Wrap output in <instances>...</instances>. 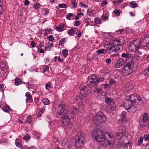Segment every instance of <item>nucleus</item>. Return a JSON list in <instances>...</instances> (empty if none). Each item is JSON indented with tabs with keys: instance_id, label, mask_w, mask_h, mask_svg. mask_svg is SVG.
Masks as SVG:
<instances>
[{
	"instance_id": "obj_1",
	"label": "nucleus",
	"mask_w": 149,
	"mask_h": 149,
	"mask_svg": "<svg viewBox=\"0 0 149 149\" xmlns=\"http://www.w3.org/2000/svg\"><path fill=\"white\" fill-rule=\"evenodd\" d=\"M122 56L125 60L123 72L125 73V75H129L132 72V64L134 63L133 56L123 53L122 54Z\"/></svg>"
},
{
	"instance_id": "obj_2",
	"label": "nucleus",
	"mask_w": 149,
	"mask_h": 149,
	"mask_svg": "<svg viewBox=\"0 0 149 149\" xmlns=\"http://www.w3.org/2000/svg\"><path fill=\"white\" fill-rule=\"evenodd\" d=\"M102 131L100 129L94 130L92 132V137L93 139L98 142H102L107 140L109 137L113 138V135L109 132H106L102 134Z\"/></svg>"
},
{
	"instance_id": "obj_3",
	"label": "nucleus",
	"mask_w": 149,
	"mask_h": 149,
	"mask_svg": "<svg viewBox=\"0 0 149 149\" xmlns=\"http://www.w3.org/2000/svg\"><path fill=\"white\" fill-rule=\"evenodd\" d=\"M125 42V40L122 37L118 38L113 41L112 44L107 48L109 53L116 52L123 49V44Z\"/></svg>"
},
{
	"instance_id": "obj_4",
	"label": "nucleus",
	"mask_w": 149,
	"mask_h": 149,
	"mask_svg": "<svg viewBox=\"0 0 149 149\" xmlns=\"http://www.w3.org/2000/svg\"><path fill=\"white\" fill-rule=\"evenodd\" d=\"M77 112L78 111L76 108H73L70 110L67 111L61 117L62 124L65 126H68L70 124L71 118L74 117Z\"/></svg>"
},
{
	"instance_id": "obj_5",
	"label": "nucleus",
	"mask_w": 149,
	"mask_h": 149,
	"mask_svg": "<svg viewBox=\"0 0 149 149\" xmlns=\"http://www.w3.org/2000/svg\"><path fill=\"white\" fill-rule=\"evenodd\" d=\"M107 120V117L103 113H99L95 116L93 119L94 124L98 127L102 123H104Z\"/></svg>"
},
{
	"instance_id": "obj_6",
	"label": "nucleus",
	"mask_w": 149,
	"mask_h": 149,
	"mask_svg": "<svg viewBox=\"0 0 149 149\" xmlns=\"http://www.w3.org/2000/svg\"><path fill=\"white\" fill-rule=\"evenodd\" d=\"M85 136V134L83 132H79L77 134L75 138V146L76 147L80 148L84 145Z\"/></svg>"
},
{
	"instance_id": "obj_7",
	"label": "nucleus",
	"mask_w": 149,
	"mask_h": 149,
	"mask_svg": "<svg viewBox=\"0 0 149 149\" xmlns=\"http://www.w3.org/2000/svg\"><path fill=\"white\" fill-rule=\"evenodd\" d=\"M118 132H116V135L117 136H119L120 138L124 136L127 133L126 127L123 125H121L118 127Z\"/></svg>"
},
{
	"instance_id": "obj_8",
	"label": "nucleus",
	"mask_w": 149,
	"mask_h": 149,
	"mask_svg": "<svg viewBox=\"0 0 149 149\" xmlns=\"http://www.w3.org/2000/svg\"><path fill=\"white\" fill-rule=\"evenodd\" d=\"M113 138L110 137L108 139L102 142H100L101 145L99 146L97 149H104L108 145L111 146L112 143V139Z\"/></svg>"
},
{
	"instance_id": "obj_9",
	"label": "nucleus",
	"mask_w": 149,
	"mask_h": 149,
	"mask_svg": "<svg viewBox=\"0 0 149 149\" xmlns=\"http://www.w3.org/2000/svg\"><path fill=\"white\" fill-rule=\"evenodd\" d=\"M65 108L64 103L63 101L61 100L58 104L57 114L59 116L62 115L64 111Z\"/></svg>"
},
{
	"instance_id": "obj_10",
	"label": "nucleus",
	"mask_w": 149,
	"mask_h": 149,
	"mask_svg": "<svg viewBox=\"0 0 149 149\" xmlns=\"http://www.w3.org/2000/svg\"><path fill=\"white\" fill-rule=\"evenodd\" d=\"M90 88L88 87L84 86L80 89V93L84 97H87L91 92Z\"/></svg>"
},
{
	"instance_id": "obj_11",
	"label": "nucleus",
	"mask_w": 149,
	"mask_h": 149,
	"mask_svg": "<svg viewBox=\"0 0 149 149\" xmlns=\"http://www.w3.org/2000/svg\"><path fill=\"white\" fill-rule=\"evenodd\" d=\"M133 102L127 99L124 102V107L125 109L128 111H130L131 109L134 108Z\"/></svg>"
},
{
	"instance_id": "obj_12",
	"label": "nucleus",
	"mask_w": 149,
	"mask_h": 149,
	"mask_svg": "<svg viewBox=\"0 0 149 149\" xmlns=\"http://www.w3.org/2000/svg\"><path fill=\"white\" fill-rule=\"evenodd\" d=\"M116 104L114 102H112L106 107L107 111L109 113H111L116 108Z\"/></svg>"
},
{
	"instance_id": "obj_13",
	"label": "nucleus",
	"mask_w": 149,
	"mask_h": 149,
	"mask_svg": "<svg viewBox=\"0 0 149 149\" xmlns=\"http://www.w3.org/2000/svg\"><path fill=\"white\" fill-rule=\"evenodd\" d=\"M125 64V59L123 58H120L118 59L117 62L115 65V67L116 68H119Z\"/></svg>"
},
{
	"instance_id": "obj_14",
	"label": "nucleus",
	"mask_w": 149,
	"mask_h": 149,
	"mask_svg": "<svg viewBox=\"0 0 149 149\" xmlns=\"http://www.w3.org/2000/svg\"><path fill=\"white\" fill-rule=\"evenodd\" d=\"M97 79L95 75L93 74L90 76L88 78V83L90 85L95 83L96 82Z\"/></svg>"
},
{
	"instance_id": "obj_15",
	"label": "nucleus",
	"mask_w": 149,
	"mask_h": 149,
	"mask_svg": "<svg viewBox=\"0 0 149 149\" xmlns=\"http://www.w3.org/2000/svg\"><path fill=\"white\" fill-rule=\"evenodd\" d=\"M133 43L136 47L137 49H139L142 45V42L140 39H136L132 41Z\"/></svg>"
},
{
	"instance_id": "obj_16",
	"label": "nucleus",
	"mask_w": 149,
	"mask_h": 149,
	"mask_svg": "<svg viewBox=\"0 0 149 149\" xmlns=\"http://www.w3.org/2000/svg\"><path fill=\"white\" fill-rule=\"evenodd\" d=\"M128 49L131 52H134L138 49L132 42L130 44Z\"/></svg>"
},
{
	"instance_id": "obj_17",
	"label": "nucleus",
	"mask_w": 149,
	"mask_h": 149,
	"mask_svg": "<svg viewBox=\"0 0 149 149\" xmlns=\"http://www.w3.org/2000/svg\"><path fill=\"white\" fill-rule=\"evenodd\" d=\"M127 113L125 111H123L120 115V121L122 123H124L126 121V115Z\"/></svg>"
},
{
	"instance_id": "obj_18",
	"label": "nucleus",
	"mask_w": 149,
	"mask_h": 149,
	"mask_svg": "<svg viewBox=\"0 0 149 149\" xmlns=\"http://www.w3.org/2000/svg\"><path fill=\"white\" fill-rule=\"evenodd\" d=\"M136 98H137V95L133 94L130 95V97L128 99L133 103L134 102H136Z\"/></svg>"
},
{
	"instance_id": "obj_19",
	"label": "nucleus",
	"mask_w": 149,
	"mask_h": 149,
	"mask_svg": "<svg viewBox=\"0 0 149 149\" xmlns=\"http://www.w3.org/2000/svg\"><path fill=\"white\" fill-rule=\"evenodd\" d=\"M104 79V77H101L99 78L98 79H97L96 82L93 85L94 87H97L98 86V83L100 82L103 81Z\"/></svg>"
},
{
	"instance_id": "obj_20",
	"label": "nucleus",
	"mask_w": 149,
	"mask_h": 149,
	"mask_svg": "<svg viewBox=\"0 0 149 149\" xmlns=\"http://www.w3.org/2000/svg\"><path fill=\"white\" fill-rule=\"evenodd\" d=\"M25 96L27 97L26 99V102L31 101L32 100V96L29 92H27Z\"/></svg>"
},
{
	"instance_id": "obj_21",
	"label": "nucleus",
	"mask_w": 149,
	"mask_h": 149,
	"mask_svg": "<svg viewBox=\"0 0 149 149\" xmlns=\"http://www.w3.org/2000/svg\"><path fill=\"white\" fill-rule=\"evenodd\" d=\"M149 120L148 116V114L146 113H145L143 116V118L141 122L146 123Z\"/></svg>"
},
{
	"instance_id": "obj_22",
	"label": "nucleus",
	"mask_w": 149,
	"mask_h": 149,
	"mask_svg": "<svg viewBox=\"0 0 149 149\" xmlns=\"http://www.w3.org/2000/svg\"><path fill=\"white\" fill-rule=\"evenodd\" d=\"M22 140L20 139H17L15 141V144L16 146L18 147H20L22 146L21 144Z\"/></svg>"
},
{
	"instance_id": "obj_23",
	"label": "nucleus",
	"mask_w": 149,
	"mask_h": 149,
	"mask_svg": "<svg viewBox=\"0 0 149 149\" xmlns=\"http://www.w3.org/2000/svg\"><path fill=\"white\" fill-rule=\"evenodd\" d=\"M65 27V26L64 24H61L56 27V29L58 31H61L64 30Z\"/></svg>"
},
{
	"instance_id": "obj_24",
	"label": "nucleus",
	"mask_w": 149,
	"mask_h": 149,
	"mask_svg": "<svg viewBox=\"0 0 149 149\" xmlns=\"http://www.w3.org/2000/svg\"><path fill=\"white\" fill-rule=\"evenodd\" d=\"M87 14L90 16H93L95 15L94 11L91 9H89L87 10Z\"/></svg>"
},
{
	"instance_id": "obj_25",
	"label": "nucleus",
	"mask_w": 149,
	"mask_h": 149,
	"mask_svg": "<svg viewBox=\"0 0 149 149\" xmlns=\"http://www.w3.org/2000/svg\"><path fill=\"white\" fill-rule=\"evenodd\" d=\"M76 29L75 28H73L70 29L68 32V33L70 35H73L74 33V31H76Z\"/></svg>"
},
{
	"instance_id": "obj_26",
	"label": "nucleus",
	"mask_w": 149,
	"mask_h": 149,
	"mask_svg": "<svg viewBox=\"0 0 149 149\" xmlns=\"http://www.w3.org/2000/svg\"><path fill=\"white\" fill-rule=\"evenodd\" d=\"M43 102L45 105H47L50 104V102L47 98H45L43 99Z\"/></svg>"
},
{
	"instance_id": "obj_27",
	"label": "nucleus",
	"mask_w": 149,
	"mask_h": 149,
	"mask_svg": "<svg viewBox=\"0 0 149 149\" xmlns=\"http://www.w3.org/2000/svg\"><path fill=\"white\" fill-rule=\"evenodd\" d=\"M62 54L64 57H66L68 54V50L66 49L63 50L62 52Z\"/></svg>"
},
{
	"instance_id": "obj_28",
	"label": "nucleus",
	"mask_w": 149,
	"mask_h": 149,
	"mask_svg": "<svg viewBox=\"0 0 149 149\" xmlns=\"http://www.w3.org/2000/svg\"><path fill=\"white\" fill-rule=\"evenodd\" d=\"M96 52L99 54H105L106 53V51L104 49H102L97 50Z\"/></svg>"
},
{
	"instance_id": "obj_29",
	"label": "nucleus",
	"mask_w": 149,
	"mask_h": 149,
	"mask_svg": "<svg viewBox=\"0 0 149 149\" xmlns=\"http://www.w3.org/2000/svg\"><path fill=\"white\" fill-rule=\"evenodd\" d=\"M68 140L66 139H63L61 141V144L62 146H65L68 142Z\"/></svg>"
},
{
	"instance_id": "obj_30",
	"label": "nucleus",
	"mask_w": 149,
	"mask_h": 149,
	"mask_svg": "<svg viewBox=\"0 0 149 149\" xmlns=\"http://www.w3.org/2000/svg\"><path fill=\"white\" fill-rule=\"evenodd\" d=\"M52 88V84L50 82H48L45 84V88L47 90H49Z\"/></svg>"
},
{
	"instance_id": "obj_31",
	"label": "nucleus",
	"mask_w": 149,
	"mask_h": 149,
	"mask_svg": "<svg viewBox=\"0 0 149 149\" xmlns=\"http://www.w3.org/2000/svg\"><path fill=\"white\" fill-rule=\"evenodd\" d=\"M49 12V10L47 8H44L42 10V13L43 15H46Z\"/></svg>"
},
{
	"instance_id": "obj_32",
	"label": "nucleus",
	"mask_w": 149,
	"mask_h": 149,
	"mask_svg": "<svg viewBox=\"0 0 149 149\" xmlns=\"http://www.w3.org/2000/svg\"><path fill=\"white\" fill-rule=\"evenodd\" d=\"M47 39H48L49 41L53 42H55V40L54 39V38L52 35H50L47 38Z\"/></svg>"
},
{
	"instance_id": "obj_33",
	"label": "nucleus",
	"mask_w": 149,
	"mask_h": 149,
	"mask_svg": "<svg viewBox=\"0 0 149 149\" xmlns=\"http://www.w3.org/2000/svg\"><path fill=\"white\" fill-rule=\"evenodd\" d=\"M65 38H63L61 39L59 42V45L63 46V45L65 42Z\"/></svg>"
},
{
	"instance_id": "obj_34",
	"label": "nucleus",
	"mask_w": 149,
	"mask_h": 149,
	"mask_svg": "<svg viewBox=\"0 0 149 149\" xmlns=\"http://www.w3.org/2000/svg\"><path fill=\"white\" fill-rule=\"evenodd\" d=\"M3 110L5 112H8L10 110L9 107L7 106H5L3 108Z\"/></svg>"
},
{
	"instance_id": "obj_35",
	"label": "nucleus",
	"mask_w": 149,
	"mask_h": 149,
	"mask_svg": "<svg viewBox=\"0 0 149 149\" xmlns=\"http://www.w3.org/2000/svg\"><path fill=\"white\" fill-rule=\"evenodd\" d=\"M21 81V80L19 79H17L15 80V85L16 86L19 85Z\"/></svg>"
},
{
	"instance_id": "obj_36",
	"label": "nucleus",
	"mask_w": 149,
	"mask_h": 149,
	"mask_svg": "<svg viewBox=\"0 0 149 149\" xmlns=\"http://www.w3.org/2000/svg\"><path fill=\"white\" fill-rule=\"evenodd\" d=\"M21 149H35V147L33 146L28 147L26 146H25L23 147Z\"/></svg>"
},
{
	"instance_id": "obj_37",
	"label": "nucleus",
	"mask_w": 149,
	"mask_h": 149,
	"mask_svg": "<svg viewBox=\"0 0 149 149\" xmlns=\"http://www.w3.org/2000/svg\"><path fill=\"white\" fill-rule=\"evenodd\" d=\"M95 22L97 24H99L101 22V19L98 17H97L95 19Z\"/></svg>"
},
{
	"instance_id": "obj_38",
	"label": "nucleus",
	"mask_w": 149,
	"mask_h": 149,
	"mask_svg": "<svg viewBox=\"0 0 149 149\" xmlns=\"http://www.w3.org/2000/svg\"><path fill=\"white\" fill-rule=\"evenodd\" d=\"M143 141V138L142 137H141L138 140V144L139 146L141 145L142 144Z\"/></svg>"
},
{
	"instance_id": "obj_39",
	"label": "nucleus",
	"mask_w": 149,
	"mask_h": 149,
	"mask_svg": "<svg viewBox=\"0 0 149 149\" xmlns=\"http://www.w3.org/2000/svg\"><path fill=\"white\" fill-rule=\"evenodd\" d=\"M105 101L107 103H108L109 102H110V103H111V102H113V101L112 98L109 97L106 98L105 99Z\"/></svg>"
},
{
	"instance_id": "obj_40",
	"label": "nucleus",
	"mask_w": 149,
	"mask_h": 149,
	"mask_svg": "<svg viewBox=\"0 0 149 149\" xmlns=\"http://www.w3.org/2000/svg\"><path fill=\"white\" fill-rule=\"evenodd\" d=\"M123 2L121 0H116L113 1V3L115 5H118L121 3Z\"/></svg>"
},
{
	"instance_id": "obj_41",
	"label": "nucleus",
	"mask_w": 149,
	"mask_h": 149,
	"mask_svg": "<svg viewBox=\"0 0 149 149\" xmlns=\"http://www.w3.org/2000/svg\"><path fill=\"white\" fill-rule=\"evenodd\" d=\"M130 5L131 7L133 8H135L138 6V5L136 3H134L133 2H131L130 3Z\"/></svg>"
},
{
	"instance_id": "obj_42",
	"label": "nucleus",
	"mask_w": 149,
	"mask_h": 149,
	"mask_svg": "<svg viewBox=\"0 0 149 149\" xmlns=\"http://www.w3.org/2000/svg\"><path fill=\"white\" fill-rule=\"evenodd\" d=\"M24 139L25 140L28 141L31 138V136L28 134H26L23 137Z\"/></svg>"
},
{
	"instance_id": "obj_43",
	"label": "nucleus",
	"mask_w": 149,
	"mask_h": 149,
	"mask_svg": "<svg viewBox=\"0 0 149 149\" xmlns=\"http://www.w3.org/2000/svg\"><path fill=\"white\" fill-rule=\"evenodd\" d=\"M40 4L36 3L35 5H34L33 7L35 9L37 10L40 7Z\"/></svg>"
},
{
	"instance_id": "obj_44",
	"label": "nucleus",
	"mask_w": 149,
	"mask_h": 149,
	"mask_svg": "<svg viewBox=\"0 0 149 149\" xmlns=\"http://www.w3.org/2000/svg\"><path fill=\"white\" fill-rule=\"evenodd\" d=\"M71 4L72 5L74 8H76L77 6V3L76 2L75 0H73L72 1Z\"/></svg>"
},
{
	"instance_id": "obj_45",
	"label": "nucleus",
	"mask_w": 149,
	"mask_h": 149,
	"mask_svg": "<svg viewBox=\"0 0 149 149\" xmlns=\"http://www.w3.org/2000/svg\"><path fill=\"white\" fill-rule=\"evenodd\" d=\"M74 14L72 13H70L68 14L66 17V18L68 20L71 19V17Z\"/></svg>"
},
{
	"instance_id": "obj_46",
	"label": "nucleus",
	"mask_w": 149,
	"mask_h": 149,
	"mask_svg": "<svg viewBox=\"0 0 149 149\" xmlns=\"http://www.w3.org/2000/svg\"><path fill=\"white\" fill-rule=\"evenodd\" d=\"M2 4V0H0V13H1V12H3V9L2 6H3Z\"/></svg>"
},
{
	"instance_id": "obj_47",
	"label": "nucleus",
	"mask_w": 149,
	"mask_h": 149,
	"mask_svg": "<svg viewBox=\"0 0 149 149\" xmlns=\"http://www.w3.org/2000/svg\"><path fill=\"white\" fill-rule=\"evenodd\" d=\"M58 6L59 7L62 8H66L67 6V5L64 3L59 4Z\"/></svg>"
},
{
	"instance_id": "obj_48",
	"label": "nucleus",
	"mask_w": 149,
	"mask_h": 149,
	"mask_svg": "<svg viewBox=\"0 0 149 149\" xmlns=\"http://www.w3.org/2000/svg\"><path fill=\"white\" fill-rule=\"evenodd\" d=\"M32 118L31 116H29L27 118L26 120V122H29V123H31L32 120Z\"/></svg>"
},
{
	"instance_id": "obj_49",
	"label": "nucleus",
	"mask_w": 149,
	"mask_h": 149,
	"mask_svg": "<svg viewBox=\"0 0 149 149\" xmlns=\"http://www.w3.org/2000/svg\"><path fill=\"white\" fill-rule=\"evenodd\" d=\"M144 139L145 141H148L149 140V134H147L144 136Z\"/></svg>"
},
{
	"instance_id": "obj_50",
	"label": "nucleus",
	"mask_w": 149,
	"mask_h": 149,
	"mask_svg": "<svg viewBox=\"0 0 149 149\" xmlns=\"http://www.w3.org/2000/svg\"><path fill=\"white\" fill-rule=\"evenodd\" d=\"M113 13L115 14L119 15L120 14V12L117 9H115L113 10Z\"/></svg>"
},
{
	"instance_id": "obj_51",
	"label": "nucleus",
	"mask_w": 149,
	"mask_h": 149,
	"mask_svg": "<svg viewBox=\"0 0 149 149\" xmlns=\"http://www.w3.org/2000/svg\"><path fill=\"white\" fill-rule=\"evenodd\" d=\"M137 54H135L134 55V56H133V60L134 62V61H135V60H134V59H136L138 58L139 57V56L137 54H138V53H139V52H137Z\"/></svg>"
},
{
	"instance_id": "obj_52",
	"label": "nucleus",
	"mask_w": 149,
	"mask_h": 149,
	"mask_svg": "<svg viewBox=\"0 0 149 149\" xmlns=\"http://www.w3.org/2000/svg\"><path fill=\"white\" fill-rule=\"evenodd\" d=\"M101 89L100 88H97L95 89L94 91V92L96 93H98L100 92Z\"/></svg>"
},
{
	"instance_id": "obj_53",
	"label": "nucleus",
	"mask_w": 149,
	"mask_h": 149,
	"mask_svg": "<svg viewBox=\"0 0 149 149\" xmlns=\"http://www.w3.org/2000/svg\"><path fill=\"white\" fill-rule=\"evenodd\" d=\"M79 5L82 7H84L85 8H88V6L85 4L82 3V2H81L79 3Z\"/></svg>"
},
{
	"instance_id": "obj_54",
	"label": "nucleus",
	"mask_w": 149,
	"mask_h": 149,
	"mask_svg": "<svg viewBox=\"0 0 149 149\" xmlns=\"http://www.w3.org/2000/svg\"><path fill=\"white\" fill-rule=\"evenodd\" d=\"M116 83V81L113 79H111L109 82L110 85H112Z\"/></svg>"
},
{
	"instance_id": "obj_55",
	"label": "nucleus",
	"mask_w": 149,
	"mask_h": 149,
	"mask_svg": "<svg viewBox=\"0 0 149 149\" xmlns=\"http://www.w3.org/2000/svg\"><path fill=\"white\" fill-rule=\"evenodd\" d=\"M142 100L141 98V97L139 96V95H137V98H136V101L137 102V101L139 102L141 101Z\"/></svg>"
},
{
	"instance_id": "obj_56",
	"label": "nucleus",
	"mask_w": 149,
	"mask_h": 149,
	"mask_svg": "<svg viewBox=\"0 0 149 149\" xmlns=\"http://www.w3.org/2000/svg\"><path fill=\"white\" fill-rule=\"evenodd\" d=\"M76 34L79 37H80L81 36V34L80 31L77 30V31L76 32Z\"/></svg>"
},
{
	"instance_id": "obj_57",
	"label": "nucleus",
	"mask_w": 149,
	"mask_h": 149,
	"mask_svg": "<svg viewBox=\"0 0 149 149\" xmlns=\"http://www.w3.org/2000/svg\"><path fill=\"white\" fill-rule=\"evenodd\" d=\"M144 72L145 74H149V68L148 67L145 70Z\"/></svg>"
},
{
	"instance_id": "obj_58",
	"label": "nucleus",
	"mask_w": 149,
	"mask_h": 149,
	"mask_svg": "<svg viewBox=\"0 0 149 149\" xmlns=\"http://www.w3.org/2000/svg\"><path fill=\"white\" fill-rule=\"evenodd\" d=\"M107 2L106 0H104L103 1V3H102L101 4V6H103L104 5L107 4Z\"/></svg>"
},
{
	"instance_id": "obj_59",
	"label": "nucleus",
	"mask_w": 149,
	"mask_h": 149,
	"mask_svg": "<svg viewBox=\"0 0 149 149\" xmlns=\"http://www.w3.org/2000/svg\"><path fill=\"white\" fill-rule=\"evenodd\" d=\"M49 69V66H46L44 69L43 72L44 73L45 72L47 71H48Z\"/></svg>"
},
{
	"instance_id": "obj_60",
	"label": "nucleus",
	"mask_w": 149,
	"mask_h": 149,
	"mask_svg": "<svg viewBox=\"0 0 149 149\" xmlns=\"http://www.w3.org/2000/svg\"><path fill=\"white\" fill-rule=\"evenodd\" d=\"M38 52L40 53H43L44 52V50L42 49H39V48H38Z\"/></svg>"
},
{
	"instance_id": "obj_61",
	"label": "nucleus",
	"mask_w": 149,
	"mask_h": 149,
	"mask_svg": "<svg viewBox=\"0 0 149 149\" xmlns=\"http://www.w3.org/2000/svg\"><path fill=\"white\" fill-rule=\"evenodd\" d=\"M31 44L32 47H34L35 46L36 43L33 41H31Z\"/></svg>"
},
{
	"instance_id": "obj_62",
	"label": "nucleus",
	"mask_w": 149,
	"mask_h": 149,
	"mask_svg": "<svg viewBox=\"0 0 149 149\" xmlns=\"http://www.w3.org/2000/svg\"><path fill=\"white\" fill-rule=\"evenodd\" d=\"M80 22L79 21H76L75 25L76 26H78L80 24Z\"/></svg>"
},
{
	"instance_id": "obj_63",
	"label": "nucleus",
	"mask_w": 149,
	"mask_h": 149,
	"mask_svg": "<svg viewBox=\"0 0 149 149\" xmlns=\"http://www.w3.org/2000/svg\"><path fill=\"white\" fill-rule=\"evenodd\" d=\"M108 17L107 15H104V14H103L102 16V18L104 19H107Z\"/></svg>"
},
{
	"instance_id": "obj_64",
	"label": "nucleus",
	"mask_w": 149,
	"mask_h": 149,
	"mask_svg": "<svg viewBox=\"0 0 149 149\" xmlns=\"http://www.w3.org/2000/svg\"><path fill=\"white\" fill-rule=\"evenodd\" d=\"M106 61L107 63L109 64L110 63H111V60L110 58H107V59H106Z\"/></svg>"
}]
</instances>
